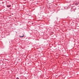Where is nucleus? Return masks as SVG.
<instances>
[{"label": "nucleus", "instance_id": "nucleus-1", "mask_svg": "<svg viewBox=\"0 0 79 79\" xmlns=\"http://www.w3.org/2000/svg\"><path fill=\"white\" fill-rule=\"evenodd\" d=\"M11 6V5H8L7 6V7H10Z\"/></svg>", "mask_w": 79, "mask_h": 79}, {"label": "nucleus", "instance_id": "nucleus-2", "mask_svg": "<svg viewBox=\"0 0 79 79\" xmlns=\"http://www.w3.org/2000/svg\"><path fill=\"white\" fill-rule=\"evenodd\" d=\"M24 37V35H23L22 36H20V37Z\"/></svg>", "mask_w": 79, "mask_h": 79}, {"label": "nucleus", "instance_id": "nucleus-3", "mask_svg": "<svg viewBox=\"0 0 79 79\" xmlns=\"http://www.w3.org/2000/svg\"><path fill=\"white\" fill-rule=\"evenodd\" d=\"M16 79H19V78H18V77H17V78Z\"/></svg>", "mask_w": 79, "mask_h": 79}]
</instances>
